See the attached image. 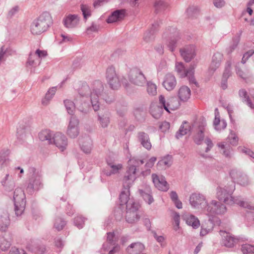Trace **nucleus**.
<instances>
[{"mask_svg":"<svg viewBox=\"0 0 254 254\" xmlns=\"http://www.w3.org/2000/svg\"><path fill=\"white\" fill-rule=\"evenodd\" d=\"M206 125V121L203 118H201L194 122L192 126L189 123L184 121L177 132L176 137L179 139L192 131L195 133L193 136L194 142L197 144H200L204 139Z\"/></svg>","mask_w":254,"mask_h":254,"instance_id":"nucleus-1","label":"nucleus"},{"mask_svg":"<svg viewBox=\"0 0 254 254\" xmlns=\"http://www.w3.org/2000/svg\"><path fill=\"white\" fill-rule=\"evenodd\" d=\"M235 190V184L230 182L224 187L219 186L216 189V197L227 204H237L241 207L252 209L253 207L248 202L244 201L239 197H234L232 194Z\"/></svg>","mask_w":254,"mask_h":254,"instance_id":"nucleus-2","label":"nucleus"},{"mask_svg":"<svg viewBox=\"0 0 254 254\" xmlns=\"http://www.w3.org/2000/svg\"><path fill=\"white\" fill-rule=\"evenodd\" d=\"M52 23L50 13L44 12L33 20L31 25V32L34 35H40L46 31Z\"/></svg>","mask_w":254,"mask_h":254,"instance_id":"nucleus-3","label":"nucleus"},{"mask_svg":"<svg viewBox=\"0 0 254 254\" xmlns=\"http://www.w3.org/2000/svg\"><path fill=\"white\" fill-rule=\"evenodd\" d=\"M95 87L91 93V103L95 111L99 110V98L104 100L107 103H112L114 98L113 97L108 96L105 92H103L104 87L102 83L99 81H96L94 83Z\"/></svg>","mask_w":254,"mask_h":254,"instance_id":"nucleus-4","label":"nucleus"},{"mask_svg":"<svg viewBox=\"0 0 254 254\" xmlns=\"http://www.w3.org/2000/svg\"><path fill=\"white\" fill-rule=\"evenodd\" d=\"M14 211L15 214L20 216L23 212L25 205V195L23 190L20 188H16L13 193Z\"/></svg>","mask_w":254,"mask_h":254,"instance_id":"nucleus-5","label":"nucleus"},{"mask_svg":"<svg viewBox=\"0 0 254 254\" xmlns=\"http://www.w3.org/2000/svg\"><path fill=\"white\" fill-rule=\"evenodd\" d=\"M144 161L136 157H132L128 161V166L126 174L124 177V180L134 182L136 179V172L139 169L140 165H143Z\"/></svg>","mask_w":254,"mask_h":254,"instance_id":"nucleus-6","label":"nucleus"},{"mask_svg":"<svg viewBox=\"0 0 254 254\" xmlns=\"http://www.w3.org/2000/svg\"><path fill=\"white\" fill-rule=\"evenodd\" d=\"M226 207L221 202L212 200L209 203H207L205 207V211L209 216L220 215L226 212Z\"/></svg>","mask_w":254,"mask_h":254,"instance_id":"nucleus-7","label":"nucleus"},{"mask_svg":"<svg viewBox=\"0 0 254 254\" xmlns=\"http://www.w3.org/2000/svg\"><path fill=\"white\" fill-rule=\"evenodd\" d=\"M106 77L111 89L117 90L120 87V79L116 73L115 67L113 65L109 66L107 68Z\"/></svg>","mask_w":254,"mask_h":254,"instance_id":"nucleus-8","label":"nucleus"},{"mask_svg":"<svg viewBox=\"0 0 254 254\" xmlns=\"http://www.w3.org/2000/svg\"><path fill=\"white\" fill-rule=\"evenodd\" d=\"M139 205L138 203L129 202L127 205L126 219L128 223H134L138 221L140 218L138 209Z\"/></svg>","mask_w":254,"mask_h":254,"instance_id":"nucleus-9","label":"nucleus"},{"mask_svg":"<svg viewBox=\"0 0 254 254\" xmlns=\"http://www.w3.org/2000/svg\"><path fill=\"white\" fill-rule=\"evenodd\" d=\"M194 66L190 65L189 69H186L182 63L176 64V70L181 78L188 77L190 82L196 85L197 83L193 76Z\"/></svg>","mask_w":254,"mask_h":254,"instance_id":"nucleus-10","label":"nucleus"},{"mask_svg":"<svg viewBox=\"0 0 254 254\" xmlns=\"http://www.w3.org/2000/svg\"><path fill=\"white\" fill-rule=\"evenodd\" d=\"M129 81L136 85L143 86L146 82V79L142 72L139 68L130 70L128 74Z\"/></svg>","mask_w":254,"mask_h":254,"instance_id":"nucleus-11","label":"nucleus"},{"mask_svg":"<svg viewBox=\"0 0 254 254\" xmlns=\"http://www.w3.org/2000/svg\"><path fill=\"white\" fill-rule=\"evenodd\" d=\"M42 187L41 175L38 173H34L29 180V183L26 188L27 193L32 194L34 191L38 190Z\"/></svg>","mask_w":254,"mask_h":254,"instance_id":"nucleus-12","label":"nucleus"},{"mask_svg":"<svg viewBox=\"0 0 254 254\" xmlns=\"http://www.w3.org/2000/svg\"><path fill=\"white\" fill-rule=\"evenodd\" d=\"M133 182H130L129 180H123V190L122 191L119 199L120 201V205H123L126 204V206L129 203H136L133 200L130 199L129 198V188Z\"/></svg>","mask_w":254,"mask_h":254,"instance_id":"nucleus-13","label":"nucleus"},{"mask_svg":"<svg viewBox=\"0 0 254 254\" xmlns=\"http://www.w3.org/2000/svg\"><path fill=\"white\" fill-rule=\"evenodd\" d=\"M79 120L75 116H71L68 125L66 134L70 138H76L79 133Z\"/></svg>","mask_w":254,"mask_h":254,"instance_id":"nucleus-14","label":"nucleus"},{"mask_svg":"<svg viewBox=\"0 0 254 254\" xmlns=\"http://www.w3.org/2000/svg\"><path fill=\"white\" fill-rule=\"evenodd\" d=\"M190 203L194 208H205L207 202L205 197L199 193H193L190 196Z\"/></svg>","mask_w":254,"mask_h":254,"instance_id":"nucleus-15","label":"nucleus"},{"mask_svg":"<svg viewBox=\"0 0 254 254\" xmlns=\"http://www.w3.org/2000/svg\"><path fill=\"white\" fill-rule=\"evenodd\" d=\"M107 166L105 168L102 172L107 176H111L119 173L120 171L123 168V165L121 163L117 164L115 161L110 159H106Z\"/></svg>","mask_w":254,"mask_h":254,"instance_id":"nucleus-16","label":"nucleus"},{"mask_svg":"<svg viewBox=\"0 0 254 254\" xmlns=\"http://www.w3.org/2000/svg\"><path fill=\"white\" fill-rule=\"evenodd\" d=\"M160 108L163 106L164 109L168 113H170V110H175L177 109L179 106L178 100L173 98L169 100L167 102L164 96L160 95Z\"/></svg>","mask_w":254,"mask_h":254,"instance_id":"nucleus-17","label":"nucleus"},{"mask_svg":"<svg viewBox=\"0 0 254 254\" xmlns=\"http://www.w3.org/2000/svg\"><path fill=\"white\" fill-rule=\"evenodd\" d=\"M53 143L61 151H64L67 146V139L64 134L58 132L53 137Z\"/></svg>","mask_w":254,"mask_h":254,"instance_id":"nucleus-18","label":"nucleus"},{"mask_svg":"<svg viewBox=\"0 0 254 254\" xmlns=\"http://www.w3.org/2000/svg\"><path fill=\"white\" fill-rule=\"evenodd\" d=\"M182 57L186 62H190L195 56V49L193 45H188L180 50Z\"/></svg>","mask_w":254,"mask_h":254,"instance_id":"nucleus-19","label":"nucleus"},{"mask_svg":"<svg viewBox=\"0 0 254 254\" xmlns=\"http://www.w3.org/2000/svg\"><path fill=\"white\" fill-rule=\"evenodd\" d=\"M10 221L8 213L6 210L0 209V231L6 232L10 225Z\"/></svg>","mask_w":254,"mask_h":254,"instance_id":"nucleus-20","label":"nucleus"},{"mask_svg":"<svg viewBox=\"0 0 254 254\" xmlns=\"http://www.w3.org/2000/svg\"><path fill=\"white\" fill-rule=\"evenodd\" d=\"M80 18L77 14H68L64 19L63 23L67 28H73L79 24Z\"/></svg>","mask_w":254,"mask_h":254,"instance_id":"nucleus-21","label":"nucleus"},{"mask_svg":"<svg viewBox=\"0 0 254 254\" xmlns=\"http://www.w3.org/2000/svg\"><path fill=\"white\" fill-rule=\"evenodd\" d=\"M177 85V80L175 76L171 73L167 74L162 82L163 86L167 91H172Z\"/></svg>","mask_w":254,"mask_h":254,"instance_id":"nucleus-22","label":"nucleus"},{"mask_svg":"<svg viewBox=\"0 0 254 254\" xmlns=\"http://www.w3.org/2000/svg\"><path fill=\"white\" fill-rule=\"evenodd\" d=\"M220 233H222L223 237L222 244L226 247H233L239 241V239L234 237L229 233L222 231H220Z\"/></svg>","mask_w":254,"mask_h":254,"instance_id":"nucleus-23","label":"nucleus"},{"mask_svg":"<svg viewBox=\"0 0 254 254\" xmlns=\"http://www.w3.org/2000/svg\"><path fill=\"white\" fill-rule=\"evenodd\" d=\"M182 218L188 225L191 226L193 229H197L200 226L199 221L198 218L189 213H184L182 215Z\"/></svg>","mask_w":254,"mask_h":254,"instance_id":"nucleus-24","label":"nucleus"},{"mask_svg":"<svg viewBox=\"0 0 254 254\" xmlns=\"http://www.w3.org/2000/svg\"><path fill=\"white\" fill-rule=\"evenodd\" d=\"M125 9H117L113 11L107 19V22L111 23L123 19L126 15Z\"/></svg>","mask_w":254,"mask_h":254,"instance_id":"nucleus-25","label":"nucleus"},{"mask_svg":"<svg viewBox=\"0 0 254 254\" xmlns=\"http://www.w3.org/2000/svg\"><path fill=\"white\" fill-rule=\"evenodd\" d=\"M81 149L85 153H89L92 148V141L88 136L82 137L79 139Z\"/></svg>","mask_w":254,"mask_h":254,"instance_id":"nucleus-26","label":"nucleus"},{"mask_svg":"<svg viewBox=\"0 0 254 254\" xmlns=\"http://www.w3.org/2000/svg\"><path fill=\"white\" fill-rule=\"evenodd\" d=\"M215 129L217 131H221L226 128L227 123L224 120H221L219 118V113L217 108L215 110V119L213 121Z\"/></svg>","mask_w":254,"mask_h":254,"instance_id":"nucleus-27","label":"nucleus"},{"mask_svg":"<svg viewBox=\"0 0 254 254\" xmlns=\"http://www.w3.org/2000/svg\"><path fill=\"white\" fill-rule=\"evenodd\" d=\"M1 183L3 186L5 190L7 191H11L15 187L14 181L12 176H10L9 174L5 175L1 181Z\"/></svg>","mask_w":254,"mask_h":254,"instance_id":"nucleus-28","label":"nucleus"},{"mask_svg":"<svg viewBox=\"0 0 254 254\" xmlns=\"http://www.w3.org/2000/svg\"><path fill=\"white\" fill-rule=\"evenodd\" d=\"M144 249V245L140 242L131 244L127 248V251L129 254H139Z\"/></svg>","mask_w":254,"mask_h":254,"instance_id":"nucleus-29","label":"nucleus"},{"mask_svg":"<svg viewBox=\"0 0 254 254\" xmlns=\"http://www.w3.org/2000/svg\"><path fill=\"white\" fill-rule=\"evenodd\" d=\"M223 59V55L220 53H215L212 59V62L209 66V70L214 72L216 69L218 68L221 64V62Z\"/></svg>","mask_w":254,"mask_h":254,"instance_id":"nucleus-30","label":"nucleus"},{"mask_svg":"<svg viewBox=\"0 0 254 254\" xmlns=\"http://www.w3.org/2000/svg\"><path fill=\"white\" fill-rule=\"evenodd\" d=\"M138 138L141 144L147 150L151 148V144L147 133L144 132H139L138 133Z\"/></svg>","mask_w":254,"mask_h":254,"instance_id":"nucleus-31","label":"nucleus"},{"mask_svg":"<svg viewBox=\"0 0 254 254\" xmlns=\"http://www.w3.org/2000/svg\"><path fill=\"white\" fill-rule=\"evenodd\" d=\"M138 192L144 200L148 204H150L154 201V199L151 194V191L149 187H146L145 190L139 189Z\"/></svg>","mask_w":254,"mask_h":254,"instance_id":"nucleus-32","label":"nucleus"},{"mask_svg":"<svg viewBox=\"0 0 254 254\" xmlns=\"http://www.w3.org/2000/svg\"><path fill=\"white\" fill-rule=\"evenodd\" d=\"M27 249L35 254H44L46 251V248L45 245L35 243L33 244H28Z\"/></svg>","mask_w":254,"mask_h":254,"instance_id":"nucleus-33","label":"nucleus"},{"mask_svg":"<svg viewBox=\"0 0 254 254\" xmlns=\"http://www.w3.org/2000/svg\"><path fill=\"white\" fill-rule=\"evenodd\" d=\"M76 105L77 109L81 112L86 114L89 111V104L83 98H76Z\"/></svg>","mask_w":254,"mask_h":254,"instance_id":"nucleus-34","label":"nucleus"},{"mask_svg":"<svg viewBox=\"0 0 254 254\" xmlns=\"http://www.w3.org/2000/svg\"><path fill=\"white\" fill-rule=\"evenodd\" d=\"M39 138L42 141H47L49 144H53V133L49 129H44L39 133Z\"/></svg>","mask_w":254,"mask_h":254,"instance_id":"nucleus-35","label":"nucleus"},{"mask_svg":"<svg viewBox=\"0 0 254 254\" xmlns=\"http://www.w3.org/2000/svg\"><path fill=\"white\" fill-rule=\"evenodd\" d=\"M190 90L186 86H183L178 91V96L180 99L183 101H187L190 97Z\"/></svg>","mask_w":254,"mask_h":254,"instance_id":"nucleus-36","label":"nucleus"},{"mask_svg":"<svg viewBox=\"0 0 254 254\" xmlns=\"http://www.w3.org/2000/svg\"><path fill=\"white\" fill-rule=\"evenodd\" d=\"M92 91H91L89 86L86 83H83L80 88H79L78 93L79 96L77 98H84V97L88 98V96L90 95V99L91 98V93Z\"/></svg>","mask_w":254,"mask_h":254,"instance_id":"nucleus-37","label":"nucleus"},{"mask_svg":"<svg viewBox=\"0 0 254 254\" xmlns=\"http://www.w3.org/2000/svg\"><path fill=\"white\" fill-rule=\"evenodd\" d=\"M157 24H152L150 30L146 31L143 37L144 40L147 42L153 40L154 38V34L157 31Z\"/></svg>","mask_w":254,"mask_h":254,"instance_id":"nucleus-38","label":"nucleus"},{"mask_svg":"<svg viewBox=\"0 0 254 254\" xmlns=\"http://www.w3.org/2000/svg\"><path fill=\"white\" fill-rule=\"evenodd\" d=\"M64 102L67 113L71 116H74V110L75 107H76V99H75V103L68 99L64 100Z\"/></svg>","mask_w":254,"mask_h":254,"instance_id":"nucleus-39","label":"nucleus"},{"mask_svg":"<svg viewBox=\"0 0 254 254\" xmlns=\"http://www.w3.org/2000/svg\"><path fill=\"white\" fill-rule=\"evenodd\" d=\"M173 163V158L171 155H167L160 160V166H162L164 169L170 167Z\"/></svg>","mask_w":254,"mask_h":254,"instance_id":"nucleus-40","label":"nucleus"},{"mask_svg":"<svg viewBox=\"0 0 254 254\" xmlns=\"http://www.w3.org/2000/svg\"><path fill=\"white\" fill-rule=\"evenodd\" d=\"M159 104L157 101H154L151 102L150 106V114L155 119L159 118Z\"/></svg>","mask_w":254,"mask_h":254,"instance_id":"nucleus-41","label":"nucleus"},{"mask_svg":"<svg viewBox=\"0 0 254 254\" xmlns=\"http://www.w3.org/2000/svg\"><path fill=\"white\" fill-rule=\"evenodd\" d=\"M198 8L197 6L190 5L187 9L186 14L190 18H193L196 17L198 13Z\"/></svg>","mask_w":254,"mask_h":254,"instance_id":"nucleus-42","label":"nucleus"},{"mask_svg":"<svg viewBox=\"0 0 254 254\" xmlns=\"http://www.w3.org/2000/svg\"><path fill=\"white\" fill-rule=\"evenodd\" d=\"M170 196L171 200L178 209H181L183 207L182 202L179 199L178 194L175 191H171L170 192Z\"/></svg>","mask_w":254,"mask_h":254,"instance_id":"nucleus-43","label":"nucleus"},{"mask_svg":"<svg viewBox=\"0 0 254 254\" xmlns=\"http://www.w3.org/2000/svg\"><path fill=\"white\" fill-rule=\"evenodd\" d=\"M239 96L241 97L244 102H245L247 105L249 106L251 109H254V105L252 103L249 96L247 95V91L244 89H241L239 92Z\"/></svg>","mask_w":254,"mask_h":254,"instance_id":"nucleus-44","label":"nucleus"},{"mask_svg":"<svg viewBox=\"0 0 254 254\" xmlns=\"http://www.w3.org/2000/svg\"><path fill=\"white\" fill-rule=\"evenodd\" d=\"M98 121L101 126L105 128L107 127L110 123L109 116L108 113L102 115H98Z\"/></svg>","mask_w":254,"mask_h":254,"instance_id":"nucleus-45","label":"nucleus"},{"mask_svg":"<svg viewBox=\"0 0 254 254\" xmlns=\"http://www.w3.org/2000/svg\"><path fill=\"white\" fill-rule=\"evenodd\" d=\"M157 85L152 81L147 82V92L151 96H155L157 93Z\"/></svg>","mask_w":254,"mask_h":254,"instance_id":"nucleus-46","label":"nucleus"},{"mask_svg":"<svg viewBox=\"0 0 254 254\" xmlns=\"http://www.w3.org/2000/svg\"><path fill=\"white\" fill-rule=\"evenodd\" d=\"M11 245V240H7L2 238L0 240V249L2 251H6L10 247Z\"/></svg>","mask_w":254,"mask_h":254,"instance_id":"nucleus-47","label":"nucleus"},{"mask_svg":"<svg viewBox=\"0 0 254 254\" xmlns=\"http://www.w3.org/2000/svg\"><path fill=\"white\" fill-rule=\"evenodd\" d=\"M170 188V185L164 176H160V190L167 191Z\"/></svg>","mask_w":254,"mask_h":254,"instance_id":"nucleus-48","label":"nucleus"},{"mask_svg":"<svg viewBox=\"0 0 254 254\" xmlns=\"http://www.w3.org/2000/svg\"><path fill=\"white\" fill-rule=\"evenodd\" d=\"M80 9L85 20H86L88 17L91 16V10L88 5L81 4L80 5Z\"/></svg>","mask_w":254,"mask_h":254,"instance_id":"nucleus-49","label":"nucleus"},{"mask_svg":"<svg viewBox=\"0 0 254 254\" xmlns=\"http://www.w3.org/2000/svg\"><path fill=\"white\" fill-rule=\"evenodd\" d=\"M66 225V222L61 218H57L54 223V227L58 231L62 230Z\"/></svg>","mask_w":254,"mask_h":254,"instance_id":"nucleus-50","label":"nucleus"},{"mask_svg":"<svg viewBox=\"0 0 254 254\" xmlns=\"http://www.w3.org/2000/svg\"><path fill=\"white\" fill-rule=\"evenodd\" d=\"M218 146L221 148V151L226 157H228L230 154V146L227 144L220 143L218 144Z\"/></svg>","mask_w":254,"mask_h":254,"instance_id":"nucleus-51","label":"nucleus"},{"mask_svg":"<svg viewBox=\"0 0 254 254\" xmlns=\"http://www.w3.org/2000/svg\"><path fill=\"white\" fill-rule=\"evenodd\" d=\"M241 250L243 254H254V246L249 244L242 245Z\"/></svg>","mask_w":254,"mask_h":254,"instance_id":"nucleus-52","label":"nucleus"},{"mask_svg":"<svg viewBox=\"0 0 254 254\" xmlns=\"http://www.w3.org/2000/svg\"><path fill=\"white\" fill-rule=\"evenodd\" d=\"M85 218L82 216L78 215L74 218V224L79 229L83 228Z\"/></svg>","mask_w":254,"mask_h":254,"instance_id":"nucleus-53","label":"nucleus"},{"mask_svg":"<svg viewBox=\"0 0 254 254\" xmlns=\"http://www.w3.org/2000/svg\"><path fill=\"white\" fill-rule=\"evenodd\" d=\"M145 112L143 111L142 108H138L134 111V115L135 118L140 121L144 120Z\"/></svg>","mask_w":254,"mask_h":254,"instance_id":"nucleus-54","label":"nucleus"},{"mask_svg":"<svg viewBox=\"0 0 254 254\" xmlns=\"http://www.w3.org/2000/svg\"><path fill=\"white\" fill-rule=\"evenodd\" d=\"M228 141L232 145H237L238 141V137L235 133L231 131L230 134L228 137Z\"/></svg>","mask_w":254,"mask_h":254,"instance_id":"nucleus-55","label":"nucleus"},{"mask_svg":"<svg viewBox=\"0 0 254 254\" xmlns=\"http://www.w3.org/2000/svg\"><path fill=\"white\" fill-rule=\"evenodd\" d=\"M242 172L237 170V169H232L230 172V176L233 181L231 182H233L235 184V182H237L240 177V176L242 174Z\"/></svg>","mask_w":254,"mask_h":254,"instance_id":"nucleus-56","label":"nucleus"},{"mask_svg":"<svg viewBox=\"0 0 254 254\" xmlns=\"http://www.w3.org/2000/svg\"><path fill=\"white\" fill-rule=\"evenodd\" d=\"M172 217L175 222L174 229L177 231L179 228L180 216L177 212H172Z\"/></svg>","mask_w":254,"mask_h":254,"instance_id":"nucleus-57","label":"nucleus"},{"mask_svg":"<svg viewBox=\"0 0 254 254\" xmlns=\"http://www.w3.org/2000/svg\"><path fill=\"white\" fill-rule=\"evenodd\" d=\"M35 57H36V55L30 53L29 55L28 61L26 63L27 66H36L37 65H39L37 64V60L35 59Z\"/></svg>","mask_w":254,"mask_h":254,"instance_id":"nucleus-58","label":"nucleus"},{"mask_svg":"<svg viewBox=\"0 0 254 254\" xmlns=\"http://www.w3.org/2000/svg\"><path fill=\"white\" fill-rule=\"evenodd\" d=\"M231 63L230 61H228L226 63V65L225 67V70L224 71L222 78L228 79L229 77L231 75Z\"/></svg>","mask_w":254,"mask_h":254,"instance_id":"nucleus-59","label":"nucleus"},{"mask_svg":"<svg viewBox=\"0 0 254 254\" xmlns=\"http://www.w3.org/2000/svg\"><path fill=\"white\" fill-rule=\"evenodd\" d=\"M236 182L241 186H246L249 184L248 178L247 175L242 173Z\"/></svg>","mask_w":254,"mask_h":254,"instance_id":"nucleus-60","label":"nucleus"},{"mask_svg":"<svg viewBox=\"0 0 254 254\" xmlns=\"http://www.w3.org/2000/svg\"><path fill=\"white\" fill-rule=\"evenodd\" d=\"M34 55H36V60L38 62V64H40V59L45 57L47 55V53L46 51L37 49L36 51L35 54Z\"/></svg>","mask_w":254,"mask_h":254,"instance_id":"nucleus-61","label":"nucleus"},{"mask_svg":"<svg viewBox=\"0 0 254 254\" xmlns=\"http://www.w3.org/2000/svg\"><path fill=\"white\" fill-rule=\"evenodd\" d=\"M9 153L8 149H3L0 152V164H2L5 162Z\"/></svg>","mask_w":254,"mask_h":254,"instance_id":"nucleus-62","label":"nucleus"},{"mask_svg":"<svg viewBox=\"0 0 254 254\" xmlns=\"http://www.w3.org/2000/svg\"><path fill=\"white\" fill-rule=\"evenodd\" d=\"M107 241L111 245H115L116 243L115 234L114 232H108L107 233Z\"/></svg>","mask_w":254,"mask_h":254,"instance_id":"nucleus-63","label":"nucleus"},{"mask_svg":"<svg viewBox=\"0 0 254 254\" xmlns=\"http://www.w3.org/2000/svg\"><path fill=\"white\" fill-rule=\"evenodd\" d=\"M99 26L95 24L93 22L90 26L87 28L86 33L89 35L92 33L93 32H97Z\"/></svg>","mask_w":254,"mask_h":254,"instance_id":"nucleus-64","label":"nucleus"}]
</instances>
